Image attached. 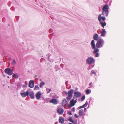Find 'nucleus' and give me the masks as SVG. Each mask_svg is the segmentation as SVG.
<instances>
[{"label": "nucleus", "mask_w": 124, "mask_h": 124, "mask_svg": "<svg viewBox=\"0 0 124 124\" xmlns=\"http://www.w3.org/2000/svg\"><path fill=\"white\" fill-rule=\"evenodd\" d=\"M73 92V90L72 89H70L68 91V96L66 98L67 100H69L71 99L72 96Z\"/></svg>", "instance_id": "nucleus-2"}, {"label": "nucleus", "mask_w": 124, "mask_h": 124, "mask_svg": "<svg viewBox=\"0 0 124 124\" xmlns=\"http://www.w3.org/2000/svg\"><path fill=\"white\" fill-rule=\"evenodd\" d=\"M91 44L92 46H95V45L94 43V41L93 40H92L91 41Z\"/></svg>", "instance_id": "nucleus-23"}, {"label": "nucleus", "mask_w": 124, "mask_h": 124, "mask_svg": "<svg viewBox=\"0 0 124 124\" xmlns=\"http://www.w3.org/2000/svg\"><path fill=\"white\" fill-rule=\"evenodd\" d=\"M68 114L70 115H72V113L71 112H70L69 113H68Z\"/></svg>", "instance_id": "nucleus-37"}, {"label": "nucleus", "mask_w": 124, "mask_h": 124, "mask_svg": "<svg viewBox=\"0 0 124 124\" xmlns=\"http://www.w3.org/2000/svg\"><path fill=\"white\" fill-rule=\"evenodd\" d=\"M94 61L93 59L91 57H89L86 60L87 62L89 64H90Z\"/></svg>", "instance_id": "nucleus-8"}, {"label": "nucleus", "mask_w": 124, "mask_h": 124, "mask_svg": "<svg viewBox=\"0 0 124 124\" xmlns=\"http://www.w3.org/2000/svg\"><path fill=\"white\" fill-rule=\"evenodd\" d=\"M46 89L47 91H48L47 92V93H49L50 91H51V89L47 88Z\"/></svg>", "instance_id": "nucleus-31"}, {"label": "nucleus", "mask_w": 124, "mask_h": 124, "mask_svg": "<svg viewBox=\"0 0 124 124\" xmlns=\"http://www.w3.org/2000/svg\"><path fill=\"white\" fill-rule=\"evenodd\" d=\"M7 77H8V78H9V76H8Z\"/></svg>", "instance_id": "nucleus-41"}, {"label": "nucleus", "mask_w": 124, "mask_h": 124, "mask_svg": "<svg viewBox=\"0 0 124 124\" xmlns=\"http://www.w3.org/2000/svg\"><path fill=\"white\" fill-rule=\"evenodd\" d=\"M44 84L45 83L43 82L40 83V87H42V86L44 85Z\"/></svg>", "instance_id": "nucleus-25"}, {"label": "nucleus", "mask_w": 124, "mask_h": 124, "mask_svg": "<svg viewBox=\"0 0 124 124\" xmlns=\"http://www.w3.org/2000/svg\"><path fill=\"white\" fill-rule=\"evenodd\" d=\"M4 71L6 74L9 75H11L13 73L12 70L10 68L6 69L4 70Z\"/></svg>", "instance_id": "nucleus-5"}, {"label": "nucleus", "mask_w": 124, "mask_h": 124, "mask_svg": "<svg viewBox=\"0 0 124 124\" xmlns=\"http://www.w3.org/2000/svg\"><path fill=\"white\" fill-rule=\"evenodd\" d=\"M79 116H78L76 114H74V116L75 118H78L79 117Z\"/></svg>", "instance_id": "nucleus-32"}, {"label": "nucleus", "mask_w": 124, "mask_h": 124, "mask_svg": "<svg viewBox=\"0 0 124 124\" xmlns=\"http://www.w3.org/2000/svg\"><path fill=\"white\" fill-rule=\"evenodd\" d=\"M29 91H27L26 93L25 92H23L20 93L22 97H25L26 96H28V95Z\"/></svg>", "instance_id": "nucleus-12"}, {"label": "nucleus", "mask_w": 124, "mask_h": 124, "mask_svg": "<svg viewBox=\"0 0 124 124\" xmlns=\"http://www.w3.org/2000/svg\"><path fill=\"white\" fill-rule=\"evenodd\" d=\"M67 102L65 99H64L62 101V106H66L67 104Z\"/></svg>", "instance_id": "nucleus-18"}, {"label": "nucleus", "mask_w": 124, "mask_h": 124, "mask_svg": "<svg viewBox=\"0 0 124 124\" xmlns=\"http://www.w3.org/2000/svg\"><path fill=\"white\" fill-rule=\"evenodd\" d=\"M74 96L77 97H79L81 95V94L79 92H75L74 93Z\"/></svg>", "instance_id": "nucleus-15"}, {"label": "nucleus", "mask_w": 124, "mask_h": 124, "mask_svg": "<svg viewBox=\"0 0 124 124\" xmlns=\"http://www.w3.org/2000/svg\"><path fill=\"white\" fill-rule=\"evenodd\" d=\"M58 113L60 114H62L64 112V110L62 108H59L57 110Z\"/></svg>", "instance_id": "nucleus-14"}, {"label": "nucleus", "mask_w": 124, "mask_h": 124, "mask_svg": "<svg viewBox=\"0 0 124 124\" xmlns=\"http://www.w3.org/2000/svg\"><path fill=\"white\" fill-rule=\"evenodd\" d=\"M73 92V90L72 89H70L68 91V96L66 98L67 100H69L71 99L72 96Z\"/></svg>", "instance_id": "nucleus-3"}, {"label": "nucleus", "mask_w": 124, "mask_h": 124, "mask_svg": "<svg viewBox=\"0 0 124 124\" xmlns=\"http://www.w3.org/2000/svg\"><path fill=\"white\" fill-rule=\"evenodd\" d=\"M86 110V108H84V111H85V110Z\"/></svg>", "instance_id": "nucleus-39"}, {"label": "nucleus", "mask_w": 124, "mask_h": 124, "mask_svg": "<svg viewBox=\"0 0 124 124\" xmlns=\"http://www.w3.org/2000/svg\"><path fill=\"white\" fill-rule=\"evenodd\" d=\"M96 47H92V49H94L93 53H98L99 50L97 48H96Z\"/></svg>", "instance_id": "nucleus-20"}, {"label": "nucleus", "mask_w": 124, "mask_h": 124, "mask_svg": "<svg viewBox=\"0 0 124 124\" xmlns=\"http://www.w3.org/2000/svg\"><path fill=\"white\" fill-rule=\"evenodd\" d=\"M92 83L91 82L89 84V85L90 86L89 87V88H90L91 87V85H92Z\"/></svg>", "instance_id": "nucleus-36"}, {"label": "nucleus", "mask_w": 124, "mask_h": 124, "mask_svg": "<svg viewBox=\"0 0 124 124\" xmlns=\"http://www.w3.org/2000/svg\"><path fill=\"white\" fill-rule=\"evenodd\" d=\"M34 86V82L33 80H31L29 82V87L32 88Z\"/></svg>", "instance_id": "nucleus-9"}, {"label": "nucleus", "mask_w": 124, "mask_h": 124, "mask_svg": "<svg viewBox=\"0 0 124 124\" xmlns=\"http://www.w3.org/2000/svg\"><path fill=\"white\" fill-rule=\"evenodd\" d=\"M59 121L60 123L62 124L64 122V120L63 117H59Z\"/></svg>", "instance_id": "nucleus-19"}, {"label": "nucleus", "mask_w": 124, "mask_h": 124, "mask_svg": "<svg viewBox=\"0 0 124 124\" xmlns=\"http://www.w3.org/2000/svg\"><path fill=\"white\" fill-rule=\"evenodd\" d=\"M98 19L99 21L100 22V23L102 27L104 28L106 25V23L105 22L104 23L101 21V15L99 14L98 17Z\"/></svg>", "instance_id": "nucleus-4"}, {"label": "nucleus", "mask_w": 124, "mask_h": 124, "mask_svg": "<svg viewBox=\"0 0 124 124\" xmlns=\"http://www.w3.org/2000/svg\"><path fill=\"white\" fill-rule=\"evenodd\" d=\"M90 90L89 89L87 90H86V93L87 94H89L90 93Z\"/></svg>", "instance_id": "nucleus-28"}, {"label": "nucleus", "mask_w": 124, "mask_h": 124, "mask_svg": "<svg viewBox=\"0 0 124 124\" xmlns=\"http://www.w3.org/2000/svg\"><path fill=\"white\" fill-rule=\"evenodd\" d=\"M109 9V7L108 5H106L104 6L102 8V15L105 16H107L108 14Z\"/></svg>", "instance_id": "nucleus-1"}, {"label": "nucleus", "mask_w": 124, "mask_h": 124, "mask_svg": "<svg viewBox=\"0 0 124 124\" xmlns=\"http://www.w3.org/2000/svg\"><path fill=\"white\" fill-rule=\"evenodd\" d=\"M13 77H14L16 78H18V75L16 74H14L13 75Z\"/></svg>", "instance_id": "nucleus-24"}, {"label": "nucleus", "mask_w": 124, "mask_h": 124, "mask_svg": "<svg viewBox=\"0 0 124 124\" xmlns=\"http://www.w3.org/2000/svg\"><path fill=\"white\" fill-rule=\"evenodd\" d=\"M88 104V103L87 102H86L85 104H84L82 106H80L79 107V109L81 108H84L87 106Z\"/></svg>", "instance_id": "nucleus-21"}, {"label": "nucleus", "mask_w": 124, "mask_h": 124, "mask_svg": "<svg viewBox=\"0 0 124 124\" xmlns=\"http://www.w3.org/2000/svg\"><path fill=\"white\" fill-rule=\"evenodd\" d=\"M96 55L95 56L96 57H98L99 56V54L98 53H95Z\"/></svg>", "instance_id": "nucleus-35"}, {"label": "nucleus", "mask_w": 124, "mask_h": 124, "mask_svg": "<svg viewBox=\"0 0 124 124\" xmlns=\"http://www.w3.org/2000/svg\"><path fill=\"white\" fill-rule=\"evenodd\" d=\"M41 95V93L39 91L38 92L36 95V97L37 99H39L40 98Z\"/></svg>", "instance_id": "nucleus-11"}, {"label": "nucleus", "mask_w": 124, "mask_h": 124, "mask_svg": "<svg viewBox=\"0 0 124 124\" xmlns=\"http://www.w3.org/2000/svg\"><path fill=\"white\" fill-rule=\"evenodd\" d=\"M39 88L37 85H36L34 88V90H39Z\"/></svg>", "instance_id": "nucleus-27"}, {"label": "nucleus", "mask_w": 124, "mask_h": 124, "mask_svg": "<svg viewBox=\"0 0 124 124\" xmlns=\"http://www.w3.org/2000/svg\"><path fill=\"white\" fill-rule=\"evenodd\" d=\"M13 62L12 63V64H16V63L15 60L14 59H13Z\"/></svg>", "instance_id": "nucleus-30"}, {"label": "nucleus", "mask_w": 124, "mask_h": 124, "mask_svg": "<svg viewBox=\"0 0 124 124\" xmlns=\"http://www.w3.org/2000/svg\"><path fill=\"white\" fill-rule=\"evenodd\" d=\"M85 98V95L83 96L81 98V100L82 101H83L84 100Z\"/></svg>", "instance_id": "nucleus-29"}, {"label": "nucleus", "mask_w": 124, "mask_h": 124, "mask_svg": "<svg viewBox=\"0 0 124 124\" xmlns=\"http://www.w3.org/2000/svg\"><path fill=\"white\" fill-rule=\"evenodd\" d=\"M72 111H73V112H74L75 111V108H73L72 109Z\"/></svg>", "instance_id": "nucleus-38"}, {"label": "nucleus", "mask_w": 124, "mask_h": 124, "mask_svg": "<svg viewBox=\"0 0 124 124\" xmlns=\"http://www.w3.org/2000/svg\"><path fill=\"white\" fill-rule=\"evenodd\" d=\"M28 95L30 96L31 98L33 99L34 98V93L33 92L30 91L29 92Z\"/></svg>", "instance_id": "nucleus-13"}, {"label": "nucleus", "mask_w": 124, "mask_h": 124, "mask_svg": "<svg viewBox=\"0 0 124 124\" xmlns=\"http://www.w3.org/2000/svg\"><path fill=\"white\" fill-rule=\"evenodd\" d=\"M68 124H72V123H69Z\"/></svg>", "instance_id": "nucleus-40"}, {"label": "nucleus", "mask_w": 124, "mask_h": 124, "mask_svg": "<svg viewBox=\"0 0 124 124\" xmlns=\"http://www.w3.org/2000/svg\"><path fill=\"white\" fill-rule=\"evenodd\" d=\"M68 120L70 121V122H72V123H73L74 121L72 120V118L71 117H70V118H69L68 119Z\"/></svg>", "instance_id": "nucleus-26"}, {"label": "nucleus", "mask_w": 124, "mask_h": 124, "mask_svg": "<svg viewBox=\"0 0 124 124\" xmlns=\"http://www.w3.org/2000/svg\"><path fill=\"white\" fill-rule=\"evenodd\" d=\"M103 41L101 40L98 41L96 44V46H101L103 44Z\"/></svg>", "instance_id": "nucleus-7"}, {"label": "nucleus", "mask_w": 124, "mask_h": 124, "mask_svg": "<svg viewBox=\"0 0 124 124\" xmlns=\"http://www.w3.org/2000/svg\"><path fill=\"white\" fill-rule=\"evenodd\" d=\"M101 19H102V20L103 21H104L105 19V17H101Z\"/></svg>", "instance_id": "nucleus-34"}, {"label": "nucleus", "mask_w": 124, "mask_h": 124, "mask_svg": "<svg viewBox=\"0 0 124 124\" xmlns=\"http://www.w3.org/2000/svg\"><path fill=\"white\" fill-rule=\"evenodd\" d=\"M49 102L51 103L54 104H56L58 103L57 100L55 99H52L49 101Z\"/></svg>", "instance_id": "nucleus-10"}, {"label": "nucleus", "mask_w": 124, "mask_h": 124, "mask_svg": "<svg viewBox=\"0 0 124 124\" xmlns=\"http://www.w3.org/2000/svg\"><path fill=\"white\" fill-rule=\"evenodd\" d=\"M76 102V100L75 101L74 99H72L70 101V103L68 106L69 108L70 109L73 106L75 105Z\"/></svg>", "instance_id": "nucleus-6"}, {"label": "nucleus", "mask_w": 124, "mask_h": 124, "mask_svg": "<svg viewBox=\"0 0 124 124\" xmlns=\"http://www.w3.org/2000/svg\"><path fill=\"white\" fill-rule=\"evenodd\" d=\"M78 114L79 116H81L84 115V111L82 109H81L79 111Z\"/></svg>", "instance_id": "nucleus-16"}, {"label": "nucleus", "mask_w": 124, "mask_h": 124, "mask_svg": "<svg viewBox=\"0 0 124 124\" xmlns=\"http://www.w3.org/2000/svg\"><path fill=\"white\" fill-rule=\"evenodd\" d=\"M106 33V32L105 29H102V31L101 32V35L102 36H105Z\"/></svg>", "instance_id": "nucleus-17"}, {"label": "nucleus", "mask_w": 124, "mask_h": 124, "mask_svg": "<svg viewBox=\"0 0 124 124\" xmlns=\"http://www.w3.org/2000/svg\"><path fill=\"white\" fill-rule=\"evenodd\" d=\"M94 40H97L98 39V35L97 34H95L93 36Z\"/></svg>", "instance_id": "nucleus-22"}, {"label": "nucleus", "mask_w": 124, "mask_h": 124, "mask_svg": "<svg viewBox=\"0 0 124 124\" xmlns=\"http://www.w3.org/2000/svg\"><path fill=\"white\" fill-rule=\"evenodd\" d=\"M91 74H95V72L93 70H92V71L91 72Z\"/></svg>", "instance_id": "nucleus-33"}]
</instances>
